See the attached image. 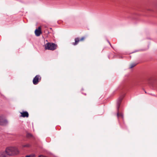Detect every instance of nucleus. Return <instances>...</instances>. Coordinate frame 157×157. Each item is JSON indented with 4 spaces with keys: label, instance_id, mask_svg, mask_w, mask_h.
Masks as SVG:
<instances>
[{
    "label": "nucleus",
    "instance_id": "f257e3e1",
    "mask_svg": "<svg viewBox=\"0 0 157 157\" xmlns=\"http://www.w3.org/2000/svg\"><path fill=\"white\" fill-rule=\"evenodd\" d=\"M6 154L9 157L17 155L18 151L17 148L14 147H6L5 151Z\"/></svg>",
    "mask_w": 157,
    "mask_h": 157
},
{
    "label": "nucleus",
    "instance_id": "6e6552de",
    "mask_svg": "<svg viewBox=\"0 0 157 157\" xmlns=\"http://www.w3.org/2000/svg\"><path fill=\"white\" fill-rule=\"evenodd\" d=\"M0 157H10L6 154L4 151L0 152Z\"/></svg>",
    "mask_w": 157,
    "mask_h": 157
},
{
    "label": "nucleus",
    "instance_id": "0eeeda50",
    "mask_svg": "<svg viewBox=\"0 0 157 157\" xmlns=\"http://www.w3.org/2000/svg\"><path fill=\"white\" fill-rule=\"evenodd\" d=\"M20 113L21 114V115L20 116L21 117H29V113H28V112L26 111L21 112Z\"/></svg>",
    "mask_w": 157,
    "mask_h": 157
},
{
    "label": "nucleus",
    "instance_id": "423d86ee",
    "mask_svg": "<svg viewBox=\"0 0 157 157\" xmlns=\"http://www.w3.org/2000/svg\"><path fill=\"white\" fill-rule=\"evenodd\" d=\"M85 38L84 37H82L81 39H79V38H76L75 39V42L73 43L72 44L74 45H76L77 44L78 42L80 41H82Z\"/></svg>",
    "mask_w": 157,
    "mask_h": 157
},
{
    "label": "nucleus",
    "instance_id": "9b49d317",
    "mask_svg": "<svg viewBox=\"0 0 157 157\" xmlns=\"http://www.w3.org/2000/svg\"><path fill=\"white\" fill-rule=\"evenodd\" d=\"M117 117H123V114L121 113H117Z\"/></svg>",
    "mask_w": 157,
    "mask_h": 157
},
{
    "label": "nucleus",
    "instance_id": "1a4fd4ad",
    "mask_svg": "<svg viewBox=\"0 0 157 157\" xmlns=\"http://www.w3.org/2000/svg\"><path fill=\"white\" fill-rule=\"evenodd\" d=\"M122 98H120L117 100V109H118L120 105L121 102L122 100Z\"/></svg>",
    "mask_w": 157,
    "mask_h": 157
},
{
    "label": "nucleus",
    "instance_id": "ddd939ff",
    "mask_svg": "<svg viewBox=\"0 0 157 157\" xmlns=\"http://www.w3.org/2000/svg\"><path fill=\"white\" fill-rule=\"evenodd\" d=\"M25 157H35V155L34 154H31L29 155H27Z\"/></svg>",
    "mask_w": 157,
    "mask_h": 157
},
{
    "label": "nucleus",
    "instance_id": "9d476101",
    "mask_svg": "<svg viewBox=\"0 0 157 157\" xmlns=\"http://www.w3.org/2000/svg\"><path fill=\"white\" fill-rule=\"evenodd\" d=\"M30 146V145L29 144H26L22 145V147H29Z\"/></svg>",
    "mask_w": 157,
    "mask_h": 157
},
{
    "label": "nucleus",
    "instance_id": "7ed1b4c3",
    "mask_svg": "<svg viewBox=\"0 0 157 157\" xmlns=\"http://www.w3.org/2000/svg\"><path fill=\"white\" fill-rule=\"evenodd\" d=\"M8 122L7 120L3 115L0 116V125L5 126L8 124Z\"/></svg>",
    "mask_w": 157,
    "mask_h": 157
},
{
    "label": "nucleus",
    "instance_id": "f03ea898",
    "mask_svg": "<svg viewBox=\"0 0 157 157\" xmlns=\"http://www.w3.org/2000/svg\"><path fill=\"white\" fill-rule=\"evenodd\" d=\"M57 46L53 43H48L44 45L45 48L47 50H54L56 48Z\"/></svg>",
    "mask_w": 157,
    "mask_h": 157
},
{
    "label": "nucleus",
    "instance_id": "2eb2a0df",
    "mask_svg": "<svg viewBox=\"0 0 157 157\" xmlns=\"http://www.w3.org/2000/svg\"><path fill=\"white\" fill-rule=\"evenodd\" d=\"M109 44L110 45V43L109 42Z\"/></svg>",
    "mask_w": 157,
    "mask_h": 157
},
{
    "label": "nucleus",
    "instance_id": "39448f33",
    "mask_svg": "<svg viewBox=\"0 0 157 157\" xmlns=\"http://www.w3.org/2000/svg\"><path fill=\"white\" fill-rule=\"evenodd\" d=\"M36 35L37 36H39L41 33V28L40 27H39L38 29H36L35 31Z\"/></svg>",
    "mask_w": 157,
    "mask_h": 157
},
{
    "label": "nucleus",
    "instance_id": "20e7f679",
    "mask_svg": "<svg viewBox=\"0 0 157 157\" xmlns=\"http://www.w3.org/2000/svg\"><path fill=\"white\" fill-rule=\"evenodd\" d=\"M41 77L39 75H36L33 80V83L34 85L37 84L38 82L40 80Z\"/></svg>",
    "mask_w": 157,
    "mask_h": 157
},
{
    "label": "nucleus",
    "instance_id": "4468645a",
    "mask_svg": "<svg viewBox=\"0 0 157 157\" xmlns=\"http://www.w3.org/2000/svg\"><path fill=\"white\" fill-rule=\"evenodd\" d=\"M27 136L28 137H33V136L30 133H28L27 134Z\"/></svg>",
    "mask_w": 157,
    "mask_h": 157
},
{
    "label": "nucleus",
    "instance_id": "f8f14e48",
    "mask_svg": "<svg viewBox=\"0 0 157 157\" xmlns=\"http://www.w3.org/2000/svg\"><path fill=\"white\" fill-rule=\"evenodd\" d=\"M136 64L135 63H132L130 65V68H132L136 65Z\"/></svg>",
    "mask_w": 157,
    "mask_h": 157
}]
</instances>
